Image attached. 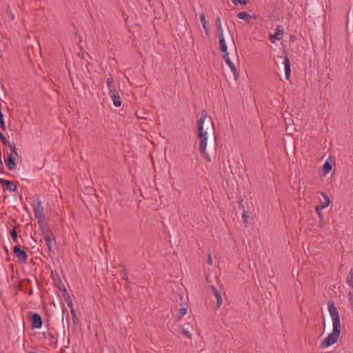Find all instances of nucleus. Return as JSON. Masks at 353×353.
I'll return each instance as SVG.
<instances>
[{"instance_id":"1","label":"nucleus","mask_w":353,"mask_h":353,"mask_svg":"<svg viewBox=\"0 0 353 353\" xmlns=\"http://www.w3.org/2000/svg\"><path fill=\"white\" fill-rule=\"evenodd\" d=\"M208 112L206 110L203 109L201 112L200 119L198 121V137L200 139L199 143V152L201 154V157L206 159L208 162H211V159L210 155L206 152L207 147V131H204L203 123L205 120L207 119Z\"/></svg>"},{"instance_id":"2","label":"nucleus","mask_w":353,"mask_h":353,"mask_svg":"<svg viewBox=\"0 0 353 353\" xmlns=\"http://www.w3.org/2000/svg\"><path fill=\"white\" fill-rule=\"evenodd\" d=\"M341 326H333L332 332L321 342L320 347L321 348H326L336 343L341 335Z\"/></svg>"},{"instance_id":"3","label":"nucleus","mask_w":353,"mask_h":353,"mask_svg":"<svg viewBox=\"0 0 353 353\" xmlns=\"http://www.w3.org/2000/svg\"><path fill=\"white\" fill-rule=\"evenodd\" d=\"M33 207L34 216L37 219H43L45 217L44 210L41 204L39 196L34 195V200L32 203Z\"/></svg>"},{"instance_id":"4","label":"nucleus","mask_w":353,"mask_h":353,"mask_svg":"<svg viewBox=\"0 0 353 353\" xmlns=\"http://www.w3.org/2000/svg\"><path fill=\"white\" fill-rule=\"evenodd\" d=\"M327 307H328V310H329L330 314L332 317L333 326H335V325L339 326V327L341 326L339 313L338 312L336 307L334 305V301H332V300L329 301L327 303Z\"/></svg>"},{"instance_id":"5","label":"nucleus","mask_w":353,"mask_h":353,"mask_svg":"<svg viewBox=\"0 0 353 353\" xmlns=\"http://www.w3.org/2000/svg\"><path fill=\"white\" fill-rule=\"evenodd\" d=\"M29 316L32 323V328L39 329L43 325V320L40 314L36 312H30Z\"/></svg>"},{"instance_id":"6","label":"nucleus","mask_w":353,"mask_h":353,"mask_svg":"<svg viewBox=\"0 0 353 353\" xmlns=\"http://www.w3.org/2000/svg\"><path fill=\"white\" fill-rule=\"evenodd\" d=\"M13 255L18 258L21 261L27 263L28 254L25 250H22L19 245L14 246Z\"/></svg>"},{"instance_id":"7","label":"nucleus","mask_w":353,"mask_h":353,"mask_svg":"<svg viewBox=\"0 0 353 353\" xmlns=\"http://www.w3.org/2000/svg\"><path fill=\"white\" fill-rule=\"evenodd\" d=\"M223 59H224L226 64L229 66L231 71L232 72V73L234 74V79L237 80L239 79V72H238V70H237L235 65L232 63V61L229 58V54H223Z\"/></svg>"},{"instance_id":"8","label":"nucleus","mask_w":353,"mask_h":353,"mask_svg":"<svg viewBox=\"0 0 353 353\" xmlns=\"http://www.w3.org/2000/svg\"><path fill=\"white\" fill-rule=\"evenodd\" d=\"M210 290H211V292L213 294V295L215 296L216 299V309H219L222 305V302H223V300H222V296H221V294L220 292V291L213 285H211L210 286Z\"/></svg>"},{"instance_id":"9","label":"nucleus","mask_w":353,"mask_h":353,"mask_svg":"<svg viewBox=\"0 0 353 353\" xmlns=\"http://www.w3.org/2000/svg\"><path fill=\"white\" fill-rule=\"evenodd\" d=\"M51 276L59 290H62L65 288L57 270H51Z\"/></svg>"},{"instance_id":"10","label":"nucleus","mask_w":353,"mask_h":353,"mask_svg":"<svg viewBox=\"0 0 353 353\" xmlns=\"http://www.w3.org/2000/svg\"><path fill=\"white\" fill-rule=\"evenodd\" d=\"M0 184L2 185H6V189L10 192H14L17 190V186L12 181L6 180L4 179H0Z\"/></svg>"},{"instance_id":"11","label":"nucleus","mask_w":353,"mask_h":353,"mask_svg":"<svg viewBox=\"0 0 353 353\" xmlns=\"http://www.w3.org/2000/svg\"><path fill=\"white\" fill-rule=\"evenodd\" d=\"M6 165L9 170H13L17 167L15 159L12 153L8 154L7 159L5 160Z\"/></svg>"},{"instance_id":"12","label":"nucleus","mask_w":353,"mask_h":353,"mask_svg":"<svg viewBox=\"0 0 353 353\" xmlns=\"http://www.w3.org/2000/svg\"><path fill=\"white\" fill-rule=\"evenodd\" d=\"M283 38V30L280 26H277L276 29V32L274 34H270L269 36V39L270 41L274 43L276 40H281Z\"/></svg>"},{"instance_id":"13","label":"nucleus","mask_w":353,"mask_h":353,"mask_svg":"<svg viewBox=\"0 0 353 353\" xmlns=\"http://www.w3.org/2000/svg\"><path fill=\"white\" fill-rule=\"evenodd\" d=\"M110 98L112 99L115 107H120L122 104L121 97L117 90L109 93Z\"/></svg>"},{"instance_id":"14","label":"nucleus","mask_w":353,"mask_h":353,"mask_svg":"<svg viewBox=\"0 0 353 353\" xmlns=\"http://www.w3.org/2000/svg\"><path fill=\"white\" fill-rule=\"evenodd\" d=\"M43 239L48 248L49 251H50V252L54 251L56 248V241H55L54 234L52 236H48Z\"/></svg>"},{"instance_id":"15","label":"nucleus","mask_w":353,"mask_h":353,"mask_svg":"<svg viewBox=\"0 0 353 353\" xmlns=\"http://www.w3.org/2000/svg\"><path fill=\"white\" fill-rule=\"evenodd\" d=\"M283 63L285 65V79L287 80H289L290 79V76H291V69H290V61L288 57H284Z\"/></svg>"},{"instance_id":"16","label":"nucleus","mask_w":353,"mask_h":353,"mask_svg":"<svg viewBox=\"0 0 353 353\" xmlns=\"http://www.w3.org/2000/svg\"><path fill=\"white\" fill-rule=\"evenodd\" d=\"M61 290L63 291L62 296H63L64 301H65V303H67L68 306L70 309L73 308L72 299H71L68 292L67 291L66 288H65L62 289Z\"/></svg>"},{"instance_id":"17","label":"nucleus","mask_w":353,"mask_h":353,"mask_svg":"<svg viewBox=\"0 0 353 353\" xmlns=\"http://www.w3.org/2000/svg\"><path fill=\"white\" fill-rule=\"evenodd\" d=\"M321 195L323 197L324 202H321V204L319 205V210H323V209L327 208L330 205V203L331 202V201L330 199V197L328 196V195L325 192H321Z\"/></svg>"},{"instance_id":"18","label":"nucleus","mask_w":353,"mask_h":353,"mask_svg":"<svg viewBox=\"0 0 353 353\" xmlns=\"http://www.w3.org/2000/svg\"><path fill=\"white\" fill-rule=\"evenodd\" d=\"M107 86L109 90V93L117 90L115 86V81L111 75L107 79Z\"/></svg>"},{"instance_id":"19","label":"nucleus","mask_w":353,"mask_h":353,"mask_svg":"<svg viewBox=\"0 0 353 353\" xmlns=\"http://www.w3.org/2000/svg\"><path fill=\"white\" fill-rule=\"evenodd\" d=\"M44 337L48 338L49 337L50 341L49 343V345L51 346H55L57 343V339L53 335L51 332L43 333Z\"/></svg>"},{"instance_id":"20","label":"nucleus","mask_w":353,"mask_h":353,"mask_svg":"<svg viewBox=\"0 0 353 353\" xmlns=\"http://www.w3.org/2000/svg\"><path fill=\"white\" fill-rule=\"evenodd\" d=\"M219 48L221 51L223 52V54H228V47L224 38L219 39Z\"/></svg>"},{"instance_id":"21","label":"nucleus","mask_w":353,"mask_h":353,"mask_svg":"<svg viewBox=\"0 0 353 353\" xmlns=\"http://www.w3.org/2000/svg\"><path fill=\"white\" fill-rule=\"evenodd\" d=\"M10 234L12 241L18 245L19 239L16 226H14L13 228L10 231Z\"/></svg>"},{"instance_id":"22","label":"nucleus","mask_w":353,"mask_h":353,"mask_svg":"<svg viewBox=\"0 0 353 353\" xmlns=\"http://www.w3.org/2000/svg\"><path fill=\"white\" fill-rule=\"evenodd\" d=\"M200 19H201V23H202V26H203V28L205 30V32L207 35H209L210 34V30L207 26V21L205 20V15L203 14H201L200 15Z\"/></svg>"},{"instance_id":"23","label":"nucleus","mask_w":353,"mask_h":353,"mask_svg":"<svg viewBox=\"0 0 353 353\" xmlns=\"http://www.w3.org/2000/svg\"><path fill=\"white\" fill-rule=\"evenodd\" d=\"M236 17L240 19H243L249 21L252 19V16L247 12H241L237 14Z\"/></svg>"},{"instance_id":"24","label":"nucleus","mask_w":353,"mask_h":353,"mask_svg":"<svg viewBox=\"0 0 353 353\" xmlns=\"http://www.w3.org/2000/svg\"><path fill=\"white\" fill-rule=\"evenodd\" d=\"M332 163L330 162H329L328 161H326L324 163L323 166V171L324 175L328 174L332 170Z\"/></svg>"},{"instance_id":"25","label":"nucleus","mask_w":353,"mask_h":353,"mask_svg":"<svg viewBox=\"0 0 353 353\" xmlns=\"http://www.w3.org/2000/svg\"><path fill=\"white\" fill-rule=\"evenodd\" d=\"M119 267H122L123 268V270L121 271V276L122 277V279L123 280H125V281H128V272L127 271V269L125 268V267L124 266L123 264H119Z\"/></svg>"},{"instance_id":"26","label":"nucleus","mask_w":353,"mask_h":353,"mask_svg":"<svg viewBox=\"0 0 353 353\" xmlns=\"http://www.w3.org/2000/svg\"><path fill=\"white\" fill-rule=\"evenodd\" d=\"M71 315H72V319L74 325H78L79 324V319L75 312V310L74 308L70 309Z\"/></svg>"},{"instance_id":"27","label":"nucleus","mask_w":353,"mask_h":353,"mask_svg":"<svg viewBox=\"0 0 353 353\" xmlns=\"http://www.w3.org/2000/svg\"><path fill=\"white\" fill-rule=\"evenodd\" d=\"M41 233L43 236V239L48 237V236H52L54 235V233L52 231V230L50 229V228L43 229V230L41 231Z\"/></svg>"},{"instance_id":"28","label":"nucleus","mask_w":353,"mask_h":353,"mask_svg":"<svg viewBox=\"0 0 353 353\" xmlns=\"http://www.w3.org/2000/svg\"><path fill=\"white\" fill-rule=\"evenodd\" d=\"M347 282L351 286L353 287V269L352 268L347 275Z\"/></svg>"},{"instance_id":"29","label":"nucleus","mask_w":353,"mask_h":353,"mask_svg":"<svg viewBox=\"0 0 353 353\" xmlns=\"http://www.w3.org/2000/svg\"><path fill=\"white\" fill-rule=\"evenodd\" d=\"M187 314V308L186 307H181L179 309L177 317L179 319H181L183 316H185Z\"/></svg>"},{"instance_id":"30","label":"nucleus","mask_w":353,"mask_h":353,"mask_svg":"<svg viewBox=\"0 0 353 353\" xmlns=\"http://www.w3.org/2000/svg\"><path fill=\"white\" fill-rule=\"evenodd\" d=\"M38 220V223L39 225V227L41 228V231L43 230V229H46V228H50L49 225H48V223L45 221H43V219H37Z\"/></svg>"},{"instance_id":"31","label":"nucleus","mask_w":353,"mask_h":353,"mask_svg":"<svg viewBox=\"0 0 353 353\" xmlns=\"http://www.w3.org/2000/svg\"><path fill=\"white\" fill-rule=\"evenodd\" d=\"M181 333L186 336L188 339H192V334L187 330L185 328H184L183 326L181 327Z\"/></svg>"},{"instance_id":"32","label":"nucleus","mask_w":353,"mask_h":353,"mask_svg":"<svg viewBox=\"0 0 353 353\" xmlns=\"http://www.w3.org/2000/svg\"><path fill=\"white\" fill-rule=\"evenodd\" d=\"M319 205H316L315 207V210H316L319 217L320 218V225H322V219H323V214L321 212L322 210H319Z\"/></svg>"},{"instance_id":"33","label":"nucleus","mask_w":353,"mask_h":353,"mask_svg":"<svg viewBox=\"0 0 353 353\" xmlns=\"http://www.w3.org/2000/svg\"><path fill=\"white\" fill-rule=\"evenodd\" d=\"M232 1L236 6L238 3L241 5H246L248 3V0H232Z\"/></svg>"},{"instance_id":"34","label":"nucleus","mask_w":353,"mask_h":353,"mask_svg":"<svg viewBox=\"0 0 353 353\" xmlns=\"http://www.w3.org/2000/svg\"><path fill=\"white\" fill-rule=\"evenodd\" d=\"M216 36L219 37V39L224 38L223 37V30L222 28H216Z\"/></svg>"},{"instance_id":"35","label":"nucleus","mask_w":353,"mask_h":353,"mask_svg":"<svg viewBox=\"0 0 353 353\" xmlns=\"http://www.w3.org/2000/svg\"><path fill=\"white\" fill-rule=\"evenodd\" d=\"M215 26H216V28H222V26H221V17L220 16H217L216 19V21H215Z\"/></svg>"},{"instance_id":"36","label":"nucleus","mask_w":353,"mask_h":353,"mask_svg":"<svg viewBox=\"0 0 353 353\" xmlns=\"http://www.w3.org/2000/svg\"><path fill=\"white\" fill-rule=\"evenodd\" d=\"M8 146L10 147L11 152L12 153H14L16 157H18V152H17V148H16L15 145L10 144V145H8Z\"/></svg>"},{"instance_id":"37","label":"nucleus","mask_w":353,"mask_h":353,"mask_svg":"<svg viewBox=\"0 0 353 353\" xmlns=\"http://www.w3.org/2000/svg\"><path fill=\"white\" fill-rule=\"evenodd\" d=\"M248 213L245 210H243V213L242 214V219H243V222L244 223H248Z\"/></svg>"},{"instance_id":"38","label":"nucleus","mask_w":353,"mask_h":353,"mask_svg":"<svg viewBox=\"0 0 353 353\" xmlns=\"http://www.w3.org/2000/svg\"><path fill=\"white\" fill-rule=\"evenodd\" d=\"M0 128L2 130L5 131L6 129L4 119L0 120Z\"/></svg>"},{"instance_id":"39","label":"nucleus","mask_w":353,"mask_h":353,"mask_svg":"<svg viewBox=\"0 0 353 353\" xmlns=\"http://www.w3.org/2000/svg\"><path fill=\"white\" fill-rule=\"evenodd\" d=\"M207 263L209 265H212V257L211 254H209L208 256Z\"/></svg>"},{"instance_id":"40","label":"nucleus","mask_w":353,"mask_h":353,"mask_svg":"<svg viewBox=\"0 0 353 353\" xmlns=\"http://www.w3.org/2000/svg\"><path fill=\"white\" fill-rule=\"evenodd\" d=\"M296 40V37L294 34L290 35V41L293 43Z\"/></svg>"},{"instance_id":"41","label":"nucleus","mask_w":353,"mask_h":353,"mask_svg":"<svg viewBox=\"0 0 353 353\" xmlns=\"http://www.w3.org/2000/svg\"><path fill=\"white\" fill-rule=\"evenodd\" d=\"M212 126L213 134L214 135V141L216 142V132L214 131V125H213L212 122Z\"/></svg>"},{"instance_id":"42","label":"nucleus","mask_w":353,"mask_h":353,"mask_svg":"<svg viewBox=\"0 0 353 353\" xmlns=\"http://www.w3.org/2000/svg\"><path fill=\"white\" fill-rule=\"evenodd\" d=\"M348 296H349V300H350V302L351 303L352 301V297H353V293L352 292H350L348 293Z\"/></svg>"},{"instance_id":"43","label":"nucleus","mask_w":353,"mask_h":353,"mask_svg":"<svg viewBox=\"0 0 353 353\" xmlns=\"http://www.w3.org/2000/svg\"><path fill=\"white\" fill-rule=\"evenodd\" d=\"M3 162L1 161V159H0V173H3Z\"/></svg>"},{"instance_id":"44","label":"nucleus","mask_w":353,"mask_h":353,"mask_svg":"<svg viewBox=\"0 0 353 353\" xmlns=\"http://www.w3.org/2000/svg\"><path fill=\"white\" fill-rule=\"evenodd\" d=\"M242 202H243V199H240L239 201H238V203H239V208H243V204H242Z\"/></svg>"},{"instance_id":"45","label":"nucleus","mask_w":353,"mask_h":353,"mask_svg":"<svg viewBox=\"0 0 353 353\" xmlns=\"http://www.w3.org/2000/svg\"><path fill=\"white\" fill-rule=\"evenodd\" d=\"M123 17L124 18V21L126 22L127 21V19H128V16L125 15L124 12H123Z\"/></svg>"},{"instance_id":"46","label":"nucleus","mask_w":353,"mask_h":353,"mask_svg":"<svg viewBox=\"0 0 353 353\" xmlns=\"http://www.w3.org/2000/svg\"><path fill=\"white\" fill-rule=\"evenodd\" d=\"M124 287L125 288H129V281L125 282V283L124 284Z\"/></svg>"},{"instance_id":"47","label":"nucleus","mask_w":353,"mask_h":353,"mask_svg":"<svg viewBox=\"0 0 353 353\" xmlns=\"http://www.w3.org/2000/svg\"><path fill=\"white\" fill-rule=\"evenodd\" d=\"M10 17H11V20H14V16L13 14H10Z\"/></svg>"},{"instance_id":"48","label":"nucleus","mask_w":353,"mask_h":353,"mask_svg":"<svg viewBox=\"0 0 353 353\" xmlns=\"http://www.w3.org/2000/svg\"><path fill=\"white\" fill-rule=\"evenodd\" d=\"M33 294V290L31 289L30 291H29V294L30 295H32Z\"/></svg>"},{"instance_id":"49","label":"nucleus","mask_w":353,"mask_h":353,"mask_svg":"<svg viewBox=\"0 0 353 353\" xmlns=\"http://www.w3.org/2000/svg\"><path fill=\"white\" fill-rule=\"evenodd\" d=\"M206 281H207V283H210V280H209V276L206 277Z\"/></svg>"},{"instance_id":"50","label":"nucleus","mask_w":353,"mask_h":353,"mask_svg":"<svg viewBox=\"0 0 353 353\" xmlns=\"http://www.w3.org/2000/svg\"><path fill=\"white\" fill-rule=\"evenodd\" d=\"M2 57L1 51L0 50V58Z\"/></svg>"}]
</instances>
